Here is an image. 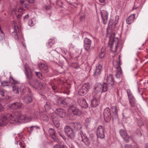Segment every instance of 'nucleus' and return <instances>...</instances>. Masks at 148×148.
<instances>
[{
  "mask_svg": "<svg viewBox=\"0 0 148 148\" xmlns=\"http://www.w3.org/2000/svg\"><path fill=\"white\" fill-rule=\"evenodd\" d=\"M85 16L84 15L81 16L79 17V19L80 21H82L84 20L85 18Z\"/></svg>",
  "mask_w": 148,
  "mask_h": 148,
  "instance_id": "680f3d73",
  "label": "nucleus"
},
{
  "mask_svg": "<svg viewBox=\"0 0 148 148\" xmlns=\"http://www.w3.org/2000/svg\"><path fill=\"white\" fill-rule=\"evenodd\" d=\"M12 35L16 39H18V37L17 34V32H15V31H14L12 32Z\"/></svg>",
  "mask_w": 148,
  "mask_h": 148,
  "instance_id": "de8ad7c7",
  "label": "nucleus"
},
{
  "mask_svg": "<svg viewBox=\"0 0 148 148\" xmlns=\"http://www.w3.org/2000/svg\"><path fill=\"white\" fill-rule=\"evenodd\" d=\"M90 89V86L89 83H85L79 89L78 93L81 96H84L86 94Z\"/></svg>",
  "mask_w": 148,
  "mask_h": 148,
  "instance_id": "0eeeda50",
  "label": "nucleus"
},
{
  "mask_svg": "<svg viewBox=\"0 0 148 148\" xmlns=\"http://www.w3.org/2000/svg\"><path fill=\"white\" fill-rule=\"evenodd\" d=\"M25 68V73L27 79V81L28 82L29 81L33 79V75L32 71L30 69L28 65L26 64L24 65Z\"/></svg>",
  "mask_w": 148,
  "mask_h": 148,
  "instance_id": "423d86ee",
  "label": "nucleus"
},
{
  "mask_svg": "<svg viewBox=\"0 0 148 148\" xmlns=\"http://www.w3.org/2000/svg\"><path fill=\"white\" fill-rule=\"evenodd\" d=\"M130 106L132 108L135 107L136 105L135 100H133L129 101Z\"/></svg>",
  "mask_w": 148,
  "mask_h": 148,
  "instance_id": "a19ab883",
  "label": "nucleus"
},
{
  "mask_svg": "<svg viewBox=\"0 0 148 148\" xmlns=\"http://www.w3.org/2000/svg\"><path fill=\"white\" fill-rule=\"evenodd\" d=\"M121 60H119V62L117 61H114L113 62V65L114 67L116 68H119L120 69V68H121L120 66L121 65Z\"/></svg>",
  "mask_w": 148,
  "mask_h": 148,
  "instance_id": "7c9ffc66",
  "label": "nucleus"
},
{
  "mask_svg": "<svg viewBox=\"0 0 148 148\" xmlns=\"http://www.w3.org/2000/svg\"><path fill=\"white\" fill-rule=\"evenodd\" d=\"M104 128L101 125H99L97 128L96 135L98 138L104 139L105 137Z\"/></svg>",
  "mask_w": 148,
  "mask_h": 148,
  "instance_id": "9b49d317",
  "label": "nucleus"
},
{
  "mask_svg": "<svg viewBox=\"0 0 148 148\" xmlns=\"http://www.w3.org/2000/svg\"><path fill=\"white\" fill-rule=\"evenodd\" d=\"M10 82L7 81H3L1 83V85L3 86H8Z\"/></svg>",
  "mask_w": 148,
  "mask_h": 148,
  "instance_id": "a18cd8bd",
  "label": "nucleus"
},
{
  "mask_svg": "<svg viewBox=\"0 0 148 148\" xmlns=\"http://www.w3.org/2000/svg\"><path fill=\"white\" fill-rule=\"evenodd\" d=\"M116 19L112 23L113 21V20H110V21L109 23H110L111 25H112V26H114V27L118 23V21L119 20V17H118L117 18L116 17Z\"/></svg>",
  "mask_w": 148,
  "mask_h": 148,
  "instance_id": "c9c22d12",
  "label": "nucleus"
},
{
  "mask_svg": "<svg viewBox=\"0 0 148 148\" xmlns=\"http://www.w3.org/2000/svg\"><path fill=\"white\" fill-rule=\"evenodd\" d=\"M71 99L69 98L66 99L63 98V101H62V104L61 105L65 106L69 103V101Z\"/></svg>",
  "mask_w": 148,
  "mask_h": 148,
  "instance_id": "473e14b6",
  "label": "nucleus"
},
{
  "mask_svg": "<svg viewBox=\"0 0 148 148\" xmlns=\"http://www.w3.org/2000/svg\"><path fill=\"white\" fill-rule=\"evenodd\" d=\"M18 123L28 122L31 121L32 118L29 116L26 115L20 114L18 115Z\"/></svg>",
  "mask_w": 148,
  "mask_h": 148,
  "instance_id": "f8f14e48",
  "label": "nucleus"
},
{
  "mask_svg": "<svg viewBox=\"0 0 148 148\" xmlns=\"http://www.w3.org/2000/svg\"><path fill=\"white\" fill-rule=\"evenodd\" d=\"M78 103L82 108H86L88 107V104L86 100L83 98H79L77 99Z\"/></svg>",
  "mask_w": 148,
  "mask_h": 148,
  "instance_id": "6ab92c4d",
  "label": "nucleus"
},
{
  "mask_svg": "<svg viewBox=\"0 0 148 148\" xmlns=\"http://www.w3.org/2000/svg\"><path fill=\"white\" fill-rule=\"evenodd\" d=\"M54 148H68L65 145H63L62 147H61L60 145H56Z\"/></svg>",
  "mask_w": 148,
  "mask_h": 148,
  "instance_id": "49530a36",
  "label": "nucleus"
},
{
  "mask_svg": "<svg viewBox=\"0 0 148 148\" xmlns=\"http://www.w3.org/2000/svg\"><path fill=\"white\" fill-rule=\"evenodd\" d=\"M106 51V48L105 47H102L101 49V52H104L105 51Z\"/></svg>",
  "mask_w": 148,
  "mask_h": 148,
  "instance_id": "774afa93",
  "label": "nucleus"
},
{
  "mask_svg": "<svg viewBox=\"0 0 148 148\" xmlns=\"http://www.w3.org/2000/svg\"><path fill=\"white\" fill-rule=\"evenodd\" d=\"M125 148H133V147L131 145H125Z\"/></svg>",
  "mask_w": 148,
  "mask_h": 148,
  "instance_id": "0e129e2a",
  "label": "nucleus"
},
{
  "mask_svg": "<svg viewBox=\"0 0 148 148\" xmlns=\"http://www.w3.org/2000/svg\"><path fill=\"white\" fill-rule=\"evenodd\" d=\"M62 101H63V98H60L57 100V102L58 104L61 105Z\"/></svg>",
  "mask_w": 148,
  "mask_h": 148,
  "instance_id": "8fccbe9b",
  "label": "nucleus"
},
{
  "mask_svg": "<svg viewBox=\"0 0 148 148\" xmlns=\"http://www.w3.org/2000/svg\"><path fill=\"white\" fill-rule=\"evenodd\" d=\"M6 98L4 94V92L2 90H0V100L5 99Z\"/></svg>",
  "mask_w": 148,
  "mask_h": 148,
  "instance_id": "4c0bfd02",
  "label": "nucleus"
},
{
  "mask_svg": "<svg viewBox=\"0 0 148 148\" xmlns=\"http://www.w3.org/2000/svg\"><path fill=\"white\" fill-rule=\"evenodd\" d=\"M55 43L54 40V39H50L48 42L47 46L48 47L51 48Z\"/></svg>",
  "mask_w": 148,
  "mask_h": 148,
  "instance_id": "e433bc0d",
  "label": "nucleus"
},
{
  "mask_svg": "<svg viewBox=\"0 0 148 148\" xmlns=\"http://www.w3.org/2000/svg\"><path fill=\"white\" fill-rule=\"evenodd\" d=\"M70 110L72 112L73 116H80L82 113V111L74 105L71 106L69 108Z\"/></svg>",
  "mask_w": 148,
  "mask_h": 148,
  "instance_id": "4468645a",
  "label": "nucleus"
},
{
  "mask_svg": "<svg viewBox=\"0 0 148 148\" xmlns=\"http://www.w3.org/2000/svg\"><path fill=\"white\" fill-rule=\"evenodd\" d=\"M84 50L87 52L91 51V47L92 41L89 38L85 37L84 39Z\"/></svg>",
  "mask_w": 148,
  "mask_h": 148,
  "instance_id": "9d476101",
  "label": "nucleus"
},
{
  "mask_svg": "<svg viewBox=\"0 0 148 148\" xmlns=\"http://www.w3.org/2000/svg\"><path fill=\"white\" fill-rule=\"evenodd\" d=\"M0 119V126L6 125L8 122L11 124L18 123V115L12 116L10 114H5L2 115Z\"/></svg>",
  "mask_w": 148,
  "mask_h": 148,
  "instance_id": "f257e3e1",
  "label": "nucleus"
},
{
  "mask_svg": "<svg viewBox=\"0 0 148 148\" xmlns=\"http://www.w3.org/2000/svg\"><path fill=\"white\" fill-rule=\"evenodd\" d=\"M127 92L128 97L129 101L135 99L133 96L132 95L131 93L130 90H127Z\"/></svg>",
  "mask_w": 148,
  "mask_h": 148,
  "instance_id": "72a5a7b5",
  "label": "nucleus"
},
{
  "mask_svg": "<svg viewBox=\"0 0 148 148\" xmlns=\"http://www.w3.org/2000/svg\"><path fill=\"white\" fill-rule=\"evenodd\" d=\"M18 143H19V145H20V147L22 148H24L25 147L24 145H23V143L19 141H16V143L18 144Z\"/></svg>",
  "mask_w": 148,
  "mask_h": 148,
  "instance_id": "603ef678",
  "label": "nucleus"
},
{
  "mask_svg": "<svg viewBox=\"0 0 148 148\" xmlns=\"http://www.w3.org/2000/svg\"><path fill=\"white\" fill-rule=\"evenodd\" d=\"M34 2V0H20V3L22 5H24L25 8H28L27 6L30 3H33Z\"/></svg>",
  "mask_w": 148,
  "mask_h": 148,
  "instance_id": "4be33fe9",
  "label": "nucleus"
},
{
  "mask_svg": "<svg viewBox=\"0 0 148 148\" xmlns=\"http://www.w3.org/2000/svg\"><path fill=\"white\" fill-rule=\"evenodd\" d=\"M64 131L69 138L72 139H74L75 137V133L72 128L69 126H66L64 128Z\"/></svg>",
  "mask_w": 148,
  "mask_h": 148,
  "instance_id": "6e6552de",
  "label": "nucleus"
},
{
  "mask_svg": "<svg viewBox=\"0 0 148 148\" xmlns=\"http://www.w3.org/2000/svg\"><path fill=\"white\" fill-rule=\"evenodd\" d=\"M14 29H15L14 31H15V32H16L17 33L19 31V29H18V27H17V26H14Z\"/></svg>",
  "mask_w": 148,
  "mask_h": 148,
  "instance_id": "338daca9",
  "label": "nucleus"
},
{
  "mask_svg": "<svg viewBox=\"0 0 148 148\" xmlns=\"http://www.w3.org/2000/svg\"><path fill=\"white\" fill-rule=\"evenodd\" d=\"M107 83H104L103 84L106 85V88L108 90H110L114 87V82L113 76L112 74H110L108 75L106 79Z\"/></svg>",
  "mask_w": 148,
  "mask_h": 148,
  "instance_id": "39448f33",
  "label": "nucleus"
},
{
  "mask_svg": "<svg viewBox=\"0 0 148 148\" xmlns=\"http://www.w3.org/2000/svg\"><path fill=\"white\" fill-rule=\"evenodd\" d=\"M51 119L54 126L57 128L60 126V123L58 119V116L56 114L52 113L51 114Z\"/></svg>",
  "mask_w": 148,
  "mask_h": 148,
  "instance_id": "a211bd4d",
  "label": "nucleus"
},
{
  "mask_svg": "<svg viewBox=\"0 0 148 148\" xmlns=\"http://www.w3.org/2000/svg\"><path fill=\"white\" fill-rule=\"evenodd\" d=\"M44 107L46 111L50 109L51 108V104L49 102H47L46 104L45 105Z\"/></svg>",
  "mask_w": 148,
  "mask_h": 148,
  "instance_id": "58836bf2",
  "label": "nucleus"
},
{
  "mask_svg": "<svg viewBox=\"0 0 148 148\" xmlns=\"http://www.w3.org/2000/svg\"><path fill=\"white\" fill-rule=\"evenodd\" d=\"M23 8H20L18 10V13H21L23 14Z\"/></svg>",
  "mask_w": 148,
  "mask_h": 148,
  "instance_id": "6e6d98bb",
  "label": "nucleus"
},
{
  "mask_svg": "<svg viewBox=\"0 0 148 148\" xmlns=\"http://www.w3.org/2000/svg\"><path fill=\"white\" fill-rule=\"evenodd\" d=\"M71 125L74 131L79 132V134L80 135L81 130L82 128V125L79 123L77 122L72 123H71Z\"/></svg>",
  "mask_w": 148,
  "mask_h": 148,
  "instance_id": "dca6fc26",
  "label": "nucleus"
},
{
  "mask_svg": "<svg viewBox=\"0 0 148 148\" xmlns=\"http://www.w3.org/2000/svg\"><path fill=\"white\" fill-rule=\"evenodd\" d=\"M101 16L103 21V24H106L108 21V12L105 10H102L101 12Z\"/></svg>",
  "mask_w": 148,
  "mask_h": 148,
  "instance_id": "5701e85b",
  "label": "nucleus"
},
{
  "mask_svg": "<svg viewBox=\"0 0 148 148\" xmlns=\"http://www.w3.org/2000/svg\"><path fill=\"white\" fill-rule=\"evenodd\" d=\"M56 3L57 5H59L60 7H61L62 5V2L57 1Z\"/></svg>",
  "mask_w": 148,
  "mask_h": 148,
  "instance_id": "052dcab7",
  "label": "nucleus"
},
{
  "mask_svg": "<svg viewBox=\"0 0 148 148\" xmlns=\"http://www.w3.org/2000/svg\"><path fill=\"white\" fill-rule=\"evenodd\" d=\"M134 19V14H131L126 19L127 23L128 24H131L133 22Z\"/></svg>",
  "mask_w": 148,
  "mask_h": 148,
  "instance_id": "c85d7f7f",
  "label": "nucleus"
},
{
  "mask_svg": "<svg viewBox=\"0 0 148 148\" xmlns=\"http://www.w3.org/2000/svg\"><path fill=\"white\" fill-rule=\"evenodd\" d=\"M101 97L93 95V98L91 101V105L92 107H96L100 103Z\"/></svg>",
  "mask_w": 148,
  "mask_h": 148,
  "instance_id": "ddd939ff",
  "label": "nucleus"
},
{
  "mask_svg": "<svg viewBox=\"0 0 148 148\" xmlns=\"http://www.w3.org/2000/svg\"><path fill=\"white\" fill-rule=\"evenodd\" d=\"M99 58L101 59H103L106 57V55L105 52H100L99 54Z\"/></svg>",
  "mask_w": 148,
  "mask_h": 148,
  "instance_id": "c03bdc74",
  "label": "nucleus"
},
{
  "mask_svg": "<svg viewBox=\"0 0 148 148\" xmlns=\"http://www.w3.org/2000/svg\"><path fill=\"white\" fill-rule=\"evenodd\" d=\"M80 135L82 138V140L84 145L87 146H88L90 144V141L86 134H84L82 131H80Z\"/></svg>",
  "mask_w": 148,
  "mask_h": 148,
  "instance_id": "2eb2a0df",
  "label": "nucleus"
},
{
  "mask_svg": "<svg viewBox=\"0 0 148 148\" xmlns=\"http://www.w3.org/2000/svg\"><path fill=\"white\" fill-rule=\"evenodd\" d=\"M91 118H87L86 120V123L88 124L91 122Z\"/></svg>",
  "mask_w": 148,
  "mask_h": 148,
  "instance_id": "13d9d810",
  "label": "nucleus"
},
{
  "mask_svg": "<svg viewBox=\"0 0 148 148\" xmlns=\"http://www.w3.org/2000/svg\"><path fill=\"white\" fill-rule=\"evenodd\" d=\"M49 134L51 138L54 140H57L58 139V137L55 131L53 129L50 128L49 130Z\"/></svg>",
  "mask_w": 148,
  "mask_h": 148,
  "instance_id": "412c9836",
  "label": "nucleus"
},
{
  "mask_svg": "<svg viewBox=\"0 0 148 148\" xmlns=\"http://www.w3.org/2000/svg\"><path fill=\"white\" fill-rule=\"evenodd\" d=\"M20 90L21 94L23 95L25 91V88L24 86L22 85L21 86Z\"/></svg>",
  "mask_w": 148,
  "mask_h": 148,
  "instance_id": "37998d69",
  "label": "nucleus"
},
{
  "mask_svg": "<svg viewBox=\"0 0 148 148\" xmlns=\"http://www.w3.org/2000/svg\"><path fill=\"white\" fill-rule=\"evenodd\" d=\"M34 128H36V129H37L39 128V127L36 126H32L30 127L29 129V130L30 132H32Z\"/></svg>",
  "mask_w": 148,
  "mask_h": 148,
  "instance_id": "3c124183",
  "label": "nucleus"
},
{
  "mask_svg": "<svg viewBox=\"0 0 148 148\" xmlns=\"http://www.w3.org/2000/svg\"><path fill=\"white\" fill-rule=\"evenodd\" d=\"M138 125L139 126H141L142 125H143V123L142 122V121H141V120H139L138 121Z\"/></svg>",
  "mask_w": 148,
  "mask_h": 148,
  "instance_id": "4d7b16f0",
  "label": "nucleus"
},
{
  "mask_svg": "<svg viewBox=\"0 0 148 148\" xmlns=\"http://www.w3.org/2000/svg\"><path fill=\"white\" fill-rule=\"evenodd\" d=\"M137 132H136V133L140 136H141L142 135V133L140 130L139 129L137 130Z\"/></svg>",
  "mask_w": 148,
  "mask_h": 148,
  "instance_id": "e2e57ef3",
  "label": "nucleus"
},
{
  "mask_svg": "<svg viewBox=\"0 0 148 148\" xmlns=\"http://www.w3.org/2000/svg\"><path fill=\"white\" fill-rule=\"evenodd\" d=\"M108 90L106 84L104 85L103 84H99L94 88L93 95L101 97V93L106 92Z\"/></svg>",
  "mask_w": 148,
  "mask_h": 148,
  "instance_id": "f03ea898",
  "label": "nucleus"
},
{
  "mask_svg": "<svg viewBox=\"0 0 148 148\" xmlns=\"http://www.w3.org/2000/svg\"><path fill=\"white\" fill-rule=\"evenodd\" d=\"M40 118L41 120L45 121H47L48 120V116L44 113H42L40 114Z\"/></svg>",
  "mask_w": 148,
  "mask_h": 148,
  "instance_id": "2f4dec72",
  "label": "nucleus"
},
{
  "mask_svg": "<svg viewBox=\"0 0 148 148\" xmlns=\"http://www.w3.org/2000/svg\"><path fill=\"white\" fill-rule=\"evenodd\" d=\"M35 73V75L36 76L41 79H42L43 77L42 74L40 72H36Z\"/></svg>",
  "mask_w": 148,
  "mask_h": 148,
  "instance_id": "ea45409f",
  "label": "nucleus"
},
{
  "mask_svg": "<svg viewBox=\"0 0 148 148\" xmlns=\"http://www.w3.org/2000/svg\"><path fill=\"white\" fill-rule=\"evenodd\" d=\"M55 112L58 115L62 117H65L66 115L65 110L61 108L56 109Z\"/></svg>",
  "mask_w": 148,
  "mask_h": 148,
  "instance_id": "393cba45",
  "label": "nucleus"
},
{
  "mask_svg": "<svg viewBox=\"0 0 148 148\" xmlns=\"http://www.w3.org/2000/svg\"><path fill=\"white\" fill-rule=\"evenodd\" d=\"M28 83L33 88L38 90L41 89L45 85L44 83L40 82L36 79H33Z\"/></svg>",
  "mask_w": 148,
  "mask_h": 148,
  "instance_id": "7ed1b4c3",
  "label": "nucleus"
},
{
  "mask_svg": "<svg viewBox=\"0 0 148 148\" xmlns=\"http://www.w3.org/2000/svg\"><path fill=\"white\" fill-rule=\"evenodd\" d=\"M0 41L2 43L4 44L5 46H9L8 41L7 40H5L4 36H3L2 35L1 36Z\"/></svg>",
  "mask_w": 148,
  "mask_h": 148,
  "instance_id": "c756f323",
  "label": "nucleus"
},
{
  "mask_svg": "<svg viewBox=\"0 0 148 148\" xmlns=\"http://www.w3.org/2000/svg\"><path fill=\"white\" fill-rule=\"evenodd\" d=\"M111 109L112 113V118H117L118 116V112L116 107L115 106H112Z\"/></svg>",
  "mask_w": 148,
  "mask_h": 148,
  "instance_id": "bb28decb",
  "label": "nucleus"
},
{
  "mask_svg": "<svg viewBox=\"0 0 148 148\" xmlns=\"http://www.w3.org/2000/svg\"><path fill=\"white\" fill-rule=\"evenodd\" d=\"M56 52L55 51H53L51 52V56L53 57H56Z\"/></svg>",
  "mask_w": 148,
  "mask_h": 148,
  "instance_id": "bf43d9fd",
  "label": "nucleus"
},
{
  "mask_svg": "<svg viewBox=\"0 0 148 148\" xmlns=\"http://www.w3.org/2000/svg\"><path fill=\"white\" fill-rule=\"evenodd\" d=\"M68 3L71 5H72L74 3H75L77 1V0H66Z\"/></svg>",
  "mask_w": 148,
  "mask_h": 148,
  "instance_id": "09e8293b",
  "label": "nucleus"
},
{
  "mask_svg": "<svg viewBox=\"0 0 148 148\" xmlns=\"http://www.w3.org/2000/svg\"><path fill=\"white\" fill-rule=\"evenodd\" d=\"M28 24L30 26H33L34 25V24L32 21V20L31 19L28 22Z\"/></svg>",
  "mask_w": 148,
  "mask_h": 148,
  "instance_id": "5fc2aeb1",
  "label": "nucleus"
},
{
  "mask_svg": "<svg viewBox=\"0 0 148 148\" xmlns=\"http://www.w3.org/2000/svg\"><path fill=\"white\" fill-rule=\"evenodd\" d=\"M22 14H22L21 13H17L16 14V16H17V18H20L22 15Z\"/></svg>",
  "mask_w": 148,
  "mask_h": 148,
  "instance_id": "69168bd1",
  "label": "nucleus"
},
{
  "mask_svg": "<svg viewBox=\"0 0 148 148\" xmlns=\"http://www.w3.org/2000/svg\"><path fill=\"white\" fill-rule=\"evenodd\" d=\"M102 68V66L100 64H99L97 66H96L93 75L94 77L97 78L100 75Z\"/></svg>",
  "mask_w": 148,
  "mask_h": 148,
  "instance_id": "aec40b11",
  "label": "nucleus"
},
{
  "mask_svg": "<svg viewBox=\"0 0 148 148\" xmlns=\"http://www.w3.org/2000/svg\"><path fill=\"white\" fill-rule=\"evenodd\" d=\"M118 42L117 38H115L113 36L110 37L109 44L111 45L110 49L111 52L114 53L116 52L118 45Z\"/></svg>",
  "mask_w": 148,
  "mask_h": 148,
  "instance_id": "20e7f679",
  "label": "nucleus"
},
{
  "mask_svg": "<svg viewBox=\"0 0 148 148\" xmlns=\"http://www.w3.org/2000/svg\"><path fill=\"white\" fill-rule=\"evenodd\" d=\"M32 95L31 92H29V94L25 97V100L27 103H30L32 101Z\"/></svg>",
  "mask_w": 148,
  "mask_h": 148,
  "instance_id": "cd10ccee",
  "label": "nucleus"
},
{
  "mask_svg": "<svg viewBox=\"0 0 148 148\" xmlns=\"http://www.w3.org/2000/svg\"><path fill=\"white\" fill-rule=\"evenodd\" d=\"M103 116L105 121L106 122H109L112 118L110 109L108 108H106L103 111Z\"/></svg>",
  "mask_w": 148,
  "mask_h": 148,
  "instance_id": "1a4fd4ad",
  "label": "nucleus"
},
{
  "mask_svg": "<svg viewBox=\"0 0 148 148\" xmlns=\"http://www.w3.org/2000/svg\"><path fill=\"white\" fill-rule=\"evenodd\" d=\"M12 89L13 91L16 94H18L19 92L18 88L17 86L15 85L13 86Z\"/></svg>",
  "mask_w": 148,
  "mask_h": 148,
  "instance_id": "79ce46f5",
  "label": "nucleus"
},
{
  "mask_svg": "<svg viewBox=\"0 0 148 148\" xmlns=\"http://www.w3.org/2000/svg\"><path fill=\"white\" fill-rule=\"evenodd\" d=\"M39 67L41 70L44 73H47L48 72V69L47 66L44 64L39 63L38 64Z\"/></svg>",
  "mask_w": 148,
  "mask_h": 148,
  "instance_id": "a878e982",
  "label": "nucleus"
},
{
  "mask_svg": "<svg viewBox=\"0 0 148 148\" xmlns=\"http://www.w3.org/2000/svg\"><path fill=\"white\" fill-rule=\"evenodd\" d=\"M116 69H117V71L116 74V76L117 78H119L121 76L122 74V71L121 68H120V69L119 68Z\"/></svg>",
  "mask_w": 148,
  "mask_h": 148,
  "instance_id": "f704fd0d",
  "label": "nucleus"
},
{
  "mask_svg": "<svg viewBox=\"0 0 148 148\" xmlns=\"http://www.w3.org/2000/svg\"><path fill=\"white\" fill-rule=\"evenodd\" d=\"M22 104L21 103L15 102L12 103L10 106V108L12 110L18 109L21 107Z\"/></svg>",
  "mask_w": 148,
  "mask_h": 148,
  "instance_id": "b1692460",
  "label": "nucleus"
},
{
  "mask_svg": "<svg viewBox=\"0 0 148 148\" xmlns=\"http://www.w3.org/2000/svg\"><path fill=\"white\" fill-rule=\"evenodd\" d=\"M120 133L125 142L127 143L129 142L130 137L127 135L125 130L121 129L120 131Z\"/></svg>",
  "mask_w": 148,
  "mask_h": 148,
  "instance_id": "f3484780",
  "label": "nucleus"
},
{
  "mask_svg": "<svg viewBox=\"0 0 148 148\" xmlns=\"http://www.w3.org/2000/svg\"><path fill=\"white\" fill-rule=\"evenodd\" d=\"M57 132L60 135V136L62 137L63 138H65V136L62 134L61 130H58Z\"/></svg>",
  "mask_w": 148,
  "mask_h": 148,
  "instance_id": "864d4df0",
  "label": "nucleus"
}]
</instances>
